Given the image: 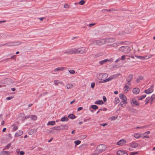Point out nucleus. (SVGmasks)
Here are the masks:
<instances>
[{
	"instance_id": "nucleus-1",
	"label": "nucleus",
	"mask_w": 155,
	"mask_h": 155,
	"mask_svg": "<svg viewBox=\"0 0 155 155\" xmlns=\"http://www.w3.org/2000/svg\"><path fill=\"white\" fill-rule=\"evenodd\" d=\"M107 148V147L104 144H102L98 145L96 148V151L98 153H101L104 151Z\"/></svg>"
},
{
	"instance_id": "nucleus-2",
	"label": "nucleus",
	"mask_w": 155,
	"mask_h": 155,
	"mask_svg": "<svg viewBox=\"0 0 155 155\" xmlns=\"http://www.w3.org/2000/svg\"><path fill=\"white\" fill-rule=\"evenodd\" d=\"M106 43L105 39H101L98 40H95L93 41V43L97 45H101Z\"/></svg>"
},
{
	"instance_id": "nucleus-3",
	"label": "nucleus",
	"mask_w": 155,
	"mask_h": 155,
	"mask_svg": "<svg viewBox=\"0 0 155 155\" xmlns=\"http://www.w3.org/2000/svg\"><path fill=\"white\" fill-rule=\"evenodd\" d=\"M119 50L121 52L127 53L129 52L131 50L130 47L127 46H123L120 47Z\"/></svg>"
},
{
	"instance_id": "nucleus-4",
	"label": "nucleus",
	"mask_w": 155,
	"mask_h": 155,
	"mask_svg": "<svg viewBox=\"0 0 155 155\" xmlns=\"http://www.w3.org/2000/svg\"><path fill=\"white\" fill-rule=\"evenodd\" d=\"M88 48L85 47H82L77 48L78 54H83L86 52Z\"/></svg>"
},
{
	"instance_id": "nucleus-5",
	"label": "nucleus",
	"mask_w": 155,
	"mask_h": 155,
	"mask_svg": "<svg viewBox=\"0 0 155 155\" xmlns=\"http://www.w3.org/2000/svg\"><path fill=\"white\" fill-rule=\"evenodd\" d=\"M77 49L76 48H72L70 49H69L67 51H66L64 52V54H78L77 52Z\"/></svg>"
},
{
	"instance_id": "nucleus-6",
	"label": "nucleus",
	"mask_w": 155,
	"mask_h": 155,
	"mask_svg": "<svg viewBox=\"0 0 155 155\" xmlns=\"http://www.w3.org/2000/svg\"><path fill=\"white\" fill-rule=\"evenodd\" d=\"M108 74L105 73H102L100 74L99 75L98 78L99 80H104L108 77Z\"/></svg>"
},
{
	"instance_id": "nucleus-7",
	"label": "nucleus",
	"mask_w": 155,
	"mask_h": 155,
	"mask_svg": "<svg viewBox=\"0 0 155 155\" xmlns=\"http://www.w3.org/2000/svg\"><path fill=\"white\" fill-rule=\"evenodd\" d=\"M120 74H117L115 75L114 74L112 76H111V77H109L108 78L105 79L106 82H108L109 81L111 80H112L113 79H114V78H116L117 77L119 76V75H120Z\"/></svg>"
},
{
	"instance_id": "nucleus-8",
	"label": "nucleus",
	"mask_w": 155,
	"mask_h": 155,
	"mask_svg": "<svg viewBox=\"0 0 155 155\" xmlns=\"http://www.w3.org/2000/svg\"><path fill=\"white\" fill-rule=\"evenodd\" d=\"M126 142V141L125 140L122 139L118 141L117 143V145L120 146H122L124 145Z\"/></svg>"
},
{
	"instance_id": "nucleus-9",
	"label": "nucleus",
	"mask_w": 155,
	"mask_h": 155,
	"mask_svg": "<svg viewBox=\"0 0 155 155\" xmlns=\"http://www.w3.org/2000/svg\"><path fill=\"white\" fill-rule=\"evenodd\" d=\"M112 60H112L111 59L109 60L107 59H106L104 60L99 61V64H100V65H102L103 64H105L107 61L112 62Z\"/></svg>"
},
{
	"instance_id": "nucleus-10",
	"label": "nucleus",
	"mask_w": 155,
	"mask_h": 155,
	"mask_svg": "<svg viewBox=\"0 0 155 155\" xmlns=\"http://www.w3.org/2000/svg\"><path fill=\"white\" fill-rule=\"evenodd\" d=\"M117 155H128L127 153L124 151L121 150H119L117 152Z\"/></svg>"
},
{
	"instance_id": "nucleus-11",
	"label": "nucleus",
	"mask_w": 155,
	"mask_h": 155,
	"mask_svg": "<svg viewBox=\"0 0 155 155\" xmlns=\"http://www.w3.org/2000/svg\"><path fill=\"white\" fill-rule=\"evenodd\" d=\"M140 91V90L138 88H135L133 90V92L135 94H139Z\"/></svg>"
},
{
	"instance_id": "nucleus-12",
	"label": "nucleus",
	"mask_w": 155,
	"mask_h": 155,
	"mask_svg": "<svg viewBox=\"0 0 155 155\" xmlns=\"http://www.w3.org/2000/svg\"><path fill=\"white\" fill-rule=\"evenodd\" d=\"M119 97L121 99L122 101H126L127 100L126 97L122 94H119Z\"/></svg>"
},
{
	"instance_id": "nucleus-13",
	"label": "nucleus",
	"mask_w": 155,
	"mask_h": 155,
	"mask_svg": "<svg viewBox=\"0 0 155 155\" xmlns=\"http://www.w3.org/2000/svg\"><path fill=\"white\" fill-rule=\"evenodd\" d=\"M106 42L112 43L115 41V39L114 38H108L105 39Z\"/></svg>"
},
{
	"instance_id": "nucleus-14",
	"label": "nucleus",
	"mask_w": 155,
	"mask_h": 155,
	"mask_svg": "<svg viewBox=\"0 0 155 155\" xmlns=\"http://www.w3.org/2000/svg\"><path fill=\"white\" fill-rule=\"evenodd\" d=\"M133 78V75L132 74H129L126 78V81H131Z\"/></svg>"
},
{
	"instance_id": "nucleus-15",
	"label": "nucleus",
	"mask_w": 155,
	"mask_h": 155,
	"mask_svg": "<svg viewBox=\"0 0 155 155\" xmlns=\"http://www.w3.org/2000/svg\"><path fill=\"white\" fill-rule=\"evenodd\" d=\"M138 144L136 142L132 143H130V146L133 148H135L138 146Z\"/></svg>"
},
{
	"instance_id": "nucleus-16",
	"label": "nucleus",
	"mask_w": 155,
	"mask_h": 155,
	"mask_svg": "<svg viewBox=\"0 0 155 155\" xmlns=\"http://www.w3.org/2000/svg\"><path fill=\"white\" fill-rule=\"evenodd\" d=\"M61 130H68V126L67 125H61Z\"/></svg>"
},
{
	"instance_id": "nucleus-17",
	"label": "nucleus",
	"mask_w": 155,
	"mask_h": 155,
	"mask_svg": "<svg viewBox=\"0 0 155 155\" xmlns=\"http://www.w3.org/2000/svg\"><path fill=\"white\" fill-rule=\"evenodd\" d=\"M13 46L18 45L21 44V42L20 41H16L12 42Z\"/></svg>"
},
{
	"instance_id": "nucleus-18",
	"label": "nucleus",
	"mask_w": 155,
	"mask_h": 155,
	"mask_svg": "<svg viewBox=\"0 0 155 155\" xmlns=\"http://www.w3.org/2000/svg\"><path fill=\"white\" fill-rule=\"evenodd\" d=\"M153 91V89L152 88H148L147 90H145L144 91V92L147 94H149L150 93H152Z\"/></svg>"
},
{
	"instance_id": "nucleus-19",
	"label": "nucleus",
	"mask_w": 155,
	"mask_h": 155,
	"mask_svg": "<svg viewBox=\"0 0 155 155\" xmlns=\"http://www.w3.org/2000/svg\"><path fill=\"white\" fill-rule=\"evenodd\" d=\"M23 131L21 130H19L15 134V136L18 137L21 136L23 134Z\"/></svg>"
},
{
	"instance_id": "nucleus-20",
	"label": "nucleus",
	"mask_w": 155,
	"mask_h": 155,
	"mask_svg": "<svg viewBox=\"0 0 155 155\" xmlns=\"http://www.w3.org/2000/svg\"><path fill=\"white\" fill-rule=\"evenodd\" d=\"M5 81L7 82L8 84H11L13 83V81L10 78H7L5 79Z\"/></svg>"
},
{
	"instance_id": "nucleus-21",
	"label": "nucleus",
	"mask_w": 155,
	"mask_h": 155,
	"mask_svg": "<svg viewBox=\"0 0 155 155\" xmlns=\"http://www.w3.org/2000/svg\"><path fill=\"white\" fill-rule=\"evenodd\" d=\"M10 153L8 151H2L1 153V155H10Z\"/></svg>"
},
{
	"instance_id": "nucleus-22",
	"label": "nucleus",
	"mask_w": 155,
	"mask_h": 155,
	"mask_svg": "<svg viewBox=\"0 0 155 155\" xmlns=\"http://www.w3.org/2000/svg\"><path fill=\"white\" fill-rule=\"evenodd\" d=\"M64 69V67H59L57 68H55L54 69V71L55 72L57 71H63Z\"/></svg>"
},
{
	"instance_id": "nucleus-23",
	"label": "nucleus",
	"mask_w": 155,
	"mask_h": 155,
	"mask_svg": "<svg viewBox=\"0 0 155 155\" xmlns=\"http://www.w3.org/2000/svg\"><path fill=\"white\" fill-rule=\"evenodd\" d=\"M135 57L137 58L140 59L141 60H144L145 59H149L150 58V57H148V58H145V57L144 56H137L135 55Z\"/></svg>"
},
{
	"instance_id": "nucleus-24",
	"label": "nucleus",
	"mask_w": 155,
	"mask_h": 155,
	"mask_svg": "<svg viewBox=\"0 0 155 155\" xmlns=\"http://www.w3.org/2000/svg\"><path fill=\"white\" fill-rule=\"evenodd\" d=\"M94 103L97 104L101 105L103 104H104V103L102 101V100H101L97 101L95 102Z\"/></svg>"
},
{
	"instance_id": "nucleus-25",
	"label": "nucleus",
	"mask_w": 155,
	"mask_h": 155,
	"mask_svg": "<svg viewBox=\"0 0 155 155\" xmlns=\"http://www.w3.org/2000/svg\"><path fill=\"white\" fill-rule=\"evenodd\" d=\"M54 84L56 85H58L59 84H63V82L62 81H58L57 80H55L54 81Z\"/></svg>"
},
{
	"instance_id": "nucleus-26",
	"label": "nucleus",
	"mask_w": 155,
	"mask_h": 155,
	"mask_svg": "<svg viewBox=\"0 0 155 155\" xmlns=\"http://www.w3.org/2000/svg\"><path fill=\"white\" fill-rule=\"evenodd\" d=\"M55 124V121H49L47 124V125H51L53 126Z\"/></svg>"
},
{
	"instance_id": "nucleus-27",
	"label": "nucleus",
	"mask_w": 155,
	"mask_h": 155,
	"mask_svg": "<svg viewBox=\"0 0 155 155\" xmlns=\"http://www.w3.org/2000/svg\"><path fill=\"white\" fill-rule=\"evenodd\" d=\"M151 97L150 104H151L152 103V102L154 101V99H155V94H154L152 95Z\"/></svg>"
},
{
	"instance_id": "nucleus-28",
	"label": "nucleus",
	"mask_w": 155,
	"mask_h": 155,
	"mask_svg": "<svg viewBox=\"0 0 155 155\" xmlns=\"http://www.w3.org/2000/svg\"><path fill=\"white\" fill-rule=\"evenodd\" d=\"M143 79V78L141 76H139L138 78L137 79L136 82L137 83H138L140 81V80H142Z\"/></svg>"
},
{
	"instance_id": "nucleus-29",
	"label": "nucleus",
	"mask_w": 155,
	"mask_h": 155,
	"mask_svg": "<svg viewBox=\"0 0 155 155\" xmlns=\"http://www.w3.org/2000/svg\"><path fill=\"white\" fill-rule=\"evenodd\" d=\"M134 136L135 138L138 139L141 137V135L139 133H135L134 134Z\"/></svg>"
},
{
	"instance_id": "nucleus-30",
	"label": "nucleus",
	"mask_w": 155,
	"mask_h": 155,
	"mask_svg": "<svg viewBox=\"0 0 155 155\" xmlns=\"http://www.w3.org/2000/svg\"><path fill=\"white\" fill-rule=\"evenodd\" d=\"M132 101L133 104L136 105L138 106L139 104V103L137 101L136 99H132Z\"/></svg>"
},
{
	"instance_id": "nucleus-31",
	"label": "nucleus",
	"mask_w": 155,
	"mask_h": 155,
	"mask_svg": "<svg viewBox=\"0 0 155 155\" xmlns=\"http://www.w3.org/2000/svg\"><path fill=\"white\" fill-rule=\"evenodd\" d=\"M5 45L8 47H11V46H13L12 42H9L8 43H5V44H4L3 45H2V46H4V45Z\"/></svg>"
},
{
	"instance_id": "nucleus-32",
	"label": "nucleus",
	"mask_w": 155,
	"mask_h": 155,
	"mask_svg": "<svg viewBox=\"0 0 155 155\" xmlns=\"http://www.w3.org/2000/svg\"><path fill=\"white\" fill-rule=\"evenodd\" d=\"M146 95H144L138 97H137L139 100H142L143 99L145 98L146 97Z\"/></svg>"
},
{
	"instance_id": "nucleus-33",
	"label": "nucleus",
	"mask_w": 155,
	"mask_h": 155,
	"mask_svg": "<svg viewBox=\"0 0 155 155\" xmlns=\"http://www.w3.org/2000/svg\"><path fill=\"white\" fill-rule=\"evenodd\" d=\"M68 117L72 119L75 118L76 116L73 114H70L68 116Z\"/></svg>"
},
{
	"instance_id": "nucleus-34",
	"label": "nucleus",
	"mask_w": 155,
	"mask_h": 155,
	"mask_svg": "<svg viewBox=\"0 0 155 155\" xmlns=\"http://www.w3.org/2000/svg\"><path fill=\"white\" fill-rule=\"evenodd\" d=\"M73 85L72 84H68L66 85V87L67 89H69L72 87Z\"/></svg>"
},
{
	"instance_id": "nucleus-35",
	"label": "nucleus",
	"mask_w": 155,
	"mask_h": 155,
	"mask_svg": "<svg viewBox=\"0 0 155 155\" xmlns=\"http://www.w3.org/2000/svg\"><path fill=\"white\" fill-rule=\"evenodd\" d=\"M150 100H151V97H147L145 101L146 102L145 104L146 105V104H147L149 103V101H150Z\"/></svg>"
},
{
	"instance_id": "nucleus-36",
	"label": "nucleus",
	"mask_w": 155,
	"mask_h": 155,
	"mask_svg": "<svg viewBox=\"0 0 155 155\" xmlns=\"http://www.w3.org/2000/svg\"><path fill=\"white\" fill-rule=\"evenodd\" d=\"M12 127H13V131H15L18 129V126H16L15 125L13 124L12 125Z\"/></svg>"
},
{
	"instance_id": "nucleus-37",
	"label": "nucleus",
	"mask_w": 155,
	"mask_h": 155,
	"mask_svg": "<svg viewBox=\"0 0 155 155\" xmlns=\"http://www.w3.org/2000/svg\"><path fill=\"white\" fill-rule=\"evenodd\" d=\"M68 118H67L65 117H64L62 118L61 119V121L63 122L65 121H68Z\"/></svg>"
},
{
	"instance_id": "nucleus-38",
	"label": "nucleus",
	"mask_w": 155,
	"mask_h": 155,
	"mask_svg": "<svg viewBox=\"0 0 155 155\" xmlns=\"http://www.w3.org/2000/svg\"><path fill=\"white\" fill-rule=\"evenodd\" d=\"M120 102L119 99L118 97H116L114 100V104H117Z\"/></svg>"
},
{
	"instance_id": "nucleus-39",
	"label": "nucleus",
	"mask_w": 155,
	"mask_h": 155,
	"mask_svg": "<svg viewBox=\"0 0 155 155\" xmlns=\"http://www.w3.org/2000/svg\"><path fill=\"white\" fill-rule=\"evenodd\" d=\"M31 119L33 120H35L37 119V117L35 115H32L31 116Z\"/></svg>"
},
{
	"instance_id": "nucleus-40",
	"label": "nucleus",
	"mask_w": 155,
	"mask_h": 155,
	"mask_svg": "<svg viewBox=\"0 0 155 155\" xmlns=\"http://www.w3.org/2000/svg\"><path fill=\"white\" fill-rule=\"evenodd\" d=\"M91 108L94 109L96 110L98 108V107L95 105H92L91 106Z\"/></svg>"
},
{
	"instance_id": "nucleus-41",
	"label": "nucleus",
	"mask_w": 155,
	"mask_h": 155,
	"mask_svg": "<svg viewBox=\"0 0 155 155\" xmlns=\"http://www.w3.org/2000/svg\"><path fill=\"white\" fill-rule=\"evenodd\" d=\"M36 130L35 129H32L30 130L29 132L28 133L29 134H32L33 133H34V132L36 131Z\"/></svg>"
},
{
	"instance_id": "nucleus-42",
	"label": "nucleus",
	"mask_w": 155,
	"mask_h": 155,
	"mask_svg": "<svg viewBox=\"0 0 155 155\" xmlns=\"http://www.w3.org/2000/svg\"><path fill=\"white\" fill-rule=\"evenodd\" d=\"M127 103V102H126V101H122L120 102V105L122 107H123V106L124 104Z\"/></svg>"
},
{
	"instance_id": "nucleus-43",
	"label": "nucleus",
	"mask_w": 155,
	"mask_h": 155,
	"mask_svg": "<svg viewBox=\"0 0 155 155\" xmlns=\"http://www.w3.org/2000/svg\"><path fill=\"white\" fill-rule=\"evenodd\" d=\"M118 45V43H114L113 44H111L110 45V46L111 47H116Z\"/></svg>"
},
{
	"instance_id": "nucleus-44",
	"label": "nucleus",
	"mask_w": 155,
	"mask_h": 155,
	"mask_svg": "<svg viewBox=\"0 0 155 155\" xmlns=\"http://www.w3.org/2000/svg\"><path fill=\"white\" fill-rule=\"evenodd\" d=\"M129 87L128 86H127V85H125V87H124V91H126V92H127L128 91V89L129 88Z\"/></svg>"
},
{
	"instance_id": "nucleus-45",
	"label": "nucleus",
	"mask_w": 155,
	"mask_h": 155,
	"mask_svg": "<svg viewBox=\"0 0 155 155\" xmlns=\"http://www.w3.org/2000/svg\"><path fill=\"white\" fill-rule=\"evenodd\" d=\"M117 116L116 117L115 116H113L111 117L110 118V119L111 120H115V119H117Z\"/></svg>"
},
{
	"instance_id": "nucleus-46",
	"label": "nucleus",
	"mask_w": 155,
	"mask_h": 155,
	"mask_svg": "<svg viewBox=\"0 0 155 155\" xmlns=\"http://www.w3.org/2000/svg\"><path fill=\"white\" fill-rule=\"evenodd\" d=\"M81 141L79 140H76L74 141V143L77 145H78L81 143Z\"/></svg>"
},
{
	"instance_id": "nucleus-47",
	"label": "nucleus",
	"mask_w": 155,
	"mask_h": 155,
	"mask_svg": "<svg viewBox=\"0 0 155 155\" xmlns=\"http://www.w3.org/2000/svg\"><path fill=\"white\" fill-rule=\"evenodd\" d=\"M87 137L86 135H81L80 136V137L81 139H83L86 138Z\"/></svg>"
},
{
	"instance_id": "nucleus-48",
	"label": "nucleus",
	"mask_w": 155,
	"mask_h": 155,
	"mask_svg": "<svg viewBox=\"0 0 155 155\" xmlns=\"http://www.w3.org/2000/svg\"><path fill=\"white\" fill-rule=\"evenodd\" d=\"M11 144L9 143L8 144V145L5 146V148L4 149H3V150H5V149H8L10 147H11Z\"/></svg>"
},
{
	"instance_id": "nucleus-49",
	"label": "nucleus",
	"mask_w": 155,
	"mask_h": 155,
	"mask_svg": "<svg viewBox=\"0 0 155 155\" xmlns=\"http://www.w3.org/2000/svg\"><path fill=\"white\" fill-rule=\"evenodd\" d=\"M78 3L80 5H83L85 3V2L83 0H81Z\"/></svg>"
},
{
	"instance_id": "nucleus-50",
	"label": "nucleus",
	"mask_w": 155,
	"mask_h": 155,
	"mask_svg": "<svg viewBox=\"0 0 155 155\" xmlns=\"http://www.w3.org/2000/svg\"><path fill=\"white\" fill-rule=\"evenodd\" d=\"M150 5L153 8L155 9V2L150 4Z\"/></svg>"
},
{
	"instance_id": "nucleus-51",
	"label": "nucleus",
	"mask_w": 155,
	"mask_h": 155,
	"mask_svg": "<svg viewBox=\"0 0 155 155\" xmlns=\"http://www.w3.org/2000/svg\"><path fill=\"white\" fill-rule=\"evenodd\" d=\"M70 6V5H69L67 4H65L64 5V8H69Z\"/></svg>"
},
{
	"instance_id": "nucleus-52",
	"label": "nucleus",
	"mask_w": 155,
	"mask_h": 155,
	"mask_svg": "<svg viewBox=\"0 0 155 155\" xmlns=\"http://www.w3.org/2000/svg\"><path fill=\"white\" fill-rule=\"evenodd\" d=\"M69 72L71 74H74L75 73V71L73 70H69Z\"/></svg>"
},
{
	"instance_id": "nucleus-53",
	"label": "nucleus",
	"mask_w": 155,
	"mask_h": 155,
	"mask_svg": "<svg viewBox=\"0 0 155 155\" xmlns=\"http://www.w3.org/2000/svg\"><path fill=\"white\" fill-rule=\"evenodd\" d=\"M126 81V84L125 85H130L131 84V83L130 82V81Z\"/></svg>"
},
{
	"instance_id": "nucleus-54",
	"label": "nucleus",
	"mask_w": 155,
	"mask_h": 155,
	"mask_svg": "<svg viewBox=\"0 0 155 155\" xmlns=\"http://www.w3.org/2000/svg\"><path fill=\"white\" fill-rule=\"evenodd\" d=\"M95 85V83L94 82H92L91 84V88H94Z\"/></svg>"
},
{
	"instance_id": "nucleus-55",
	"label": "nucleus",
	"mask_w": 155,
	"mask_h": 155,
	"mask_svg": "<svg viewBox=\"0 0 155 155\" xmlns=\"http://www.w3.org/2000/svg\"><path fill=\"white\" fill-rule=\"evenodd\" d=\"M146 127V126H142L140 127H137L136 128V129H143Z\"/></svg>"
},
{
	"instance_id": "nucleus-56",
	"label": "nucleus",
	"mask_w": 155,
	"mask_h": 155,
	"mask_svg": "<svg viewBox=\"0 0 155 155\" xmlns=\"http://www.w3.org/2000/svg\"><path fill=\"white\" fill-rule=\"evenodd\" d=\"M106 81L105 80H101V81H99V83H105L106 82Z\"/></svg>"
},
{
	"instance_id": "nucleus-57",
	"label": "nucleus",
	"mask_w": 155,
	"mask_h": 155,
	"mask_svg": "<svg viewBox=\"0 0 155 155\" xmlns=\"http://www.w3.org/2000/svg\"><path fill=\"white\" fill-rule=\"evenodd\" d=\"M125 59V55H122L121 57V60H124Z\"/></svg>"
},
{
	"instance_id": "nucleus-58",
	"label": "nucleus",
	"mask_w": 155,
	"mask_h": 155,
	"mask_svg": "<svg viewBox=\"0 0 155 155\" xmlns=\"http://www.w3.org/2000/svg\"><path fill=\"white\" fill-rule=\"evenodd\" d=\"M13 98V97H12V96H11V97H7L6 98V99L7 100H9L12 99Z\"/></svg>"
},
{
	"instance_id": "nucleus-59",
	"label": "nucleus",
	"mask_w": 155,
	"mask_h": 155,
	"mask_svg": "<svg viewBox=\"0 0 155 155\" xmlns=\"http://www.w3.org/2000/svg\"><path fill=\"white\" fill-rule=\"evenodd\" d=\"M103 99L104 102H106L107 101V98L106 97L104 96H103Z\"/></svg>"
},
{
	"instance_id": "nucleus-60",
	"label": "nucleus",
	"mask_w": 155,
	"mask_h": 155,
	"mask_svg": "<svg viewBox=\"0 0 155 155\" xmlns=\"http://www.w3.org/2000/svg\"><path fill=\"white\" fill-rule=\"evenodd\" d=\"M107 124L106 123H104V124H100V125L101 126H102L103 127H104V126L107 125Z\"/></svg>"
},
{
	"instance_id": "nucleus-61",
	"label": "nucleus",
	"mask_w": 155,
	"mask_h": 155,
	"mask_svg": "<svg viewBox=\"0 0 155 155\" xmlns=\"http://www.w3.org/2000/svg\"><path fill=\"white\" fill-rule=\"evenodd\" d=\"M16 56V55H14L12 56L11 58L7 59H14V57Z\"/></svg>"
},
{
	"instance_id": "nucleus-62",
	"label": "nucleus",
	"mask_w": 155,
	"mask_h": 155,
	"mask_svg": "<svg viewBox=\"0 0 155 155\" xmlns=\"http://www.w3.org/2000/svg\"><path fill=\"white\" fill-rule=\"evenodd\" d=\"M58 128V127H57H57H54L53 128H51V129H52V130L54 129V130H58V129H57Z\"/></svg>"
},
{
	"instance_id": "nucleus-63",
	"label": "nucleus",
	"mask_w": 155,
	"mask_h": 155,
	"mask_svg": "<svg viewBox=\"0 0 155 155\" xmlns=\"http://www.w3.org/2000/svg\"><path fill=\"white\" fill-rule=\"evenodd\" d=\"M145 138H149V136L148 135H145L142 137V138L143 139H144Z\"/></svg>"
},
{
	"instance_id": "nucleus-64",
	"label": "nucleus",
	"mask_w": 155,
	"mask_h": 155,
	"mask_svg": "<svg viewBox=\"0 0 155 155\" xmlns=\"http://www.w3.org/2000/svg\"><path fill=\"white\" fill-rule=\"evenodd\" d=\"M25 154V152L23 151H21L20 152V155H24Z\"/></svg>"
}]
</instances>
